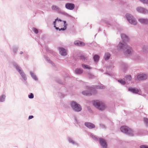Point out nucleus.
Here are the masks:
<instances>
[{"label":"nucleus","mask_w":148,"mask_h":148,"mask_svg":"<svg viewBox=\"0 0 148 148\" xmlns=\"http://www.w3.org/2000/svg\"><path fill=\"white\" fill-rule=\"evenodd\" d=\"M92 103L94 106L99 110H103L106 108L104 104L101 101H94L92 102Z\"/></svg>","instance_id":"f03ea898"},{"label":"nucleus","mask_w":148,"mask_h":148,"mask_svg":"<svg viewBox=\"0 0 148 148\" xmlns=\"http://www.w3.org/2000/svg\"><path fill=\"white\" fill-rule=\"evenodd\" d=\"M71 106L73 110L77 112L80 111L82 110L81 106L76 102L73 101L71 103Z\"/></svg>","instance_id":"423d86ee"},{"label":"nucleus","mask_w":148,"mask_h":148,"mask_svg":"<svg viewBox=\"0 0 148 148\" xmlns=\"http://www.w3.org/2000/svg\"><path fill=\"white\" fill-rule=\"evenodd\" d=\"M69 141L70 143H74V141L71 139H69Z\"/></svg>","instance_id":"f704fd0d"},{"label":"nucleus","mask_w":148,"mask_h":148,"mask_svg":"<svg viewBox=\"0 0 148 148\" xmlns=\"http://www.w3.org/2000/svg\"><path fill=\"white\" fill-rule=\"evenodd\" d=\"M51 9L53 10H56L58 12H60V9L56 5H53L51 7Z\"/></svg>","instance_id":"dca6fc26"},{"label":"nucleus","mask_w":148,"mask_h":148,"mask_svg":"<svg viewBox=\"0 0 148 148\" xmlns=\"http://www.w3.org/2000/svg\"><path fill=\"white\" fill-rule=\"evenodd\" d=\"M105 88V87L103 86H101V87L100 86L99 88H101V89H103V88Z\"/></svg>","instance_id":"4c0bfd02"},{"label":"nucleus","mask_w":148,"mask_h":148,"mask_svg":"<svg viewBox=\"0 0 148 148\" xmlns=\"http://www.w3.org/2000/svg\"><path fill=\"white\" fill-rule=\"evenodd\" d=\"M136 9L138 12L143 14H147L148 13V11L147 10L141 7L137 8Z\"/></svg>","instance_id":"f8f14e48"},{"label":"nucleus","mask_w":148,"mask_h":148,"mask_svg":"<svg viewBox=\"0 0 148 148\" xmlns=\"http://www.w3.org/2000/svg\"><path fill=\"white\" fill-rule=\"evenodd\" d=\"M16 69H17L18 71L21 74V75L22 76L23 78L24 79H25L26 78V77L25 76V75L22 72V71L20 69V68H19V67L17 66L16 67Z\"/></svg>","instance_id":"f3484780"},{"label":"nucleus","mask_w":148,"mask_h":148,"mask_svg":"<svg viewBox=\"0 0 148 148\" xmlns=\"http://www.w3.org/2000/svg\"><path fill=\"white\" fill-rule=\"evenodd\" d=\"M75 72L77 74H81L82 73L83 71L81 69L77 68L75 70Z\"/></svg>","instance_id":"6ab92c4d"},{"label":"nucleus","mask_w":148,"mask_h":148,"mask_svg":"<svg viewBox=\"0 0 148 148\" xmlns=\"http://www.w3.org/2000/svg\"><path fill=\"white\" fill-rule=\"evenodd\" d=\"M144 3H148V0H140Z\"/></svg>","instance_id":"7c9ffc66"},{"label":"nucleus","mask_w":148,"mask_h":148,"mask_svg":"<svg viewBox=\"0 0 148 148\" xmlns=\"http://www.w3.org/2000/svg\"><path fill=\"white\" fill-rule=\"evenodd\" d=\"M5 96L4 95H2L0 97V102L3 101L5 99Z\"/></svg>","instance_id":"4be33fe9"},{"label":"nucleus","mask_w":148,"mask_h":148,"mask_svg":"<svg viewBox=\"0 0 148 148\" xmlns=\"http://www.w3.org/2000/svg\"><path fill=\"white\" fill-rule=\"evenodd\" d=\"M126 78L127 80L130 81L132 79L131 76L130 75H127L126 77Z\"/></svg>","instance_id":"393cba45"},{"label":"nucleus","mask_w":148,"mask_h":148,"mask_svg":"<svg viewBox=\"0 0 148 148\" xmlns=\"http://www.w3.org/2000/svg\"><path fill=\"white\" fill-rule=\"evenodd\" d=\"M33 116L32 115L29 116V117L28 119H32L33 118Z\"/></svg>","instance_id":"c9c22d12"},{"label":"nucleus","mask_w":148,"mask_h":148,"mask_svg":"<svg viewBox=\"0 0 148 148\" xmlns=\"http://www.w3.org/2000/svg\"><path fill=\"white\" fill-rule=\"evenodd\" d=\"M118 82L120 83L121 84H125V81L123 80L122 79H121L120 80H118Z\"/></svg>","instance_id":"a878e982"},{"label":"nucleus","mask_w":148,"mask_h":148,"mask_svg":"<svg viewBox=\"0 0 148 148\" xmlns=\"http://www.w3.org/2000/svg\"><path fill=\"white\" fill-rule=\"evenodd\" d=\"M28 97L29 98H30V99H32V98H33V97H34L33 94L32 93H31L30 95H28Z\"/></svg>","instance_id":"cd10ccee"},{"label":"nucleus","mask_w":148,"mask_h":148,"mask_svg":"<svg viewBox=\"0 0 148 148\" xmlns=\"http://www.w3.org/2000/svg\"><path fill=\"white\" fill-rule=\"evenodd\" d=\"M74 44L76 45L79 46H83L85 45L84 42L79 40L75 41L74 42Z\"/></svg>","instance_id":"ddd939ff"},{"label":"nucleus","mask_w":148,"mask_h":148,"mask_svg":"<svg viewBox=\"0 0 148 148\" xmlns=\"http://www.w3.org/2000/svg\"><path fill=\"white\" fill-rule=\"evenodd\" d=\"M58 26L60 27H61L62 26H61V25H62V24H63V23H58Z\"/></svg>","instance_id":"e433bc0d"},{"label":"nucleus","mask_w":148,"mask_h":148,"mask_svg":"<svg viewBox=\"0 0 148 148\" xmlns=\"http://www.w3.org/2000/svg\"><path fill=\"white\" fill-rule=\"evenodd\" d=\"M90 136L92 137V138L95 140H96L97 139V138L95 136L93 135L92 134H90Z\"/></svg>","instance_id":"c85d7f7f"},{"label":"nucleus","mask_w":148,"mask_h":148,"mask_svg":"<svg viewBox=\"0 0 148 148\" xmlns=\"http://www.w3.org/2000/svg\"><path fill=\"white\" fill-rule=\"evenodd\" d=\"M71 106L73 110L77 112L80 111L82 110L81 106L76 102L73 101L71 103Z\"/></svg>","instance_id":"39448f33"},{"label":"nucleus","mask_w":148,"mask_h":148,"mask_svg":"<svg viewBox=\"0 0 148 148\" xmlns=\"http://www.w3.org/2000/svg\"><path fill=\"white\" fill-rule=\"evenodd\" d=\"M31 74L32 76L35 80H36L37 79V77L35 75H34V74L33 73H31Z\"/></svg>","instance_id":"bb28decb"},{"label":"nucleus","mask_w":148,"mask_h":148,"mask_svg":"<svg viewBox=\"0 0 148 148\" xmlns=\"http://www.w3.org/2000/svg\"><path fill=\"white\" fill-rule=\"evenodd\" d=\"M138 21L141 23L143 24H147L148 23V20L146 19H139Z\"/></svg>","instance_id":"a211bd4d"},{"label":"nucleus","mask_w":148,"mask_h":148,"mask_svg":"<svg viewBox=\"0 0 148 148\" xmlns=\"http://www.w3.org/2000/svg\"><path fill=\"white\" fill-rule=\"evenodd\" d=\"M60 54L62 56H66L67 54V51L66 49L62 47H60L59 48Z\"/></svg>","instance_id":"1a4fd4ad"},{"label":"nucleus","mask_w":148,"mask_h":148,"mask_svg":"<svg viewBox=\"0 0 148 148\" xmlns=\"http://www.w3.org/2000/svg\"><path fill=\"white\" fill-rule=\"evenodd\" d=\"M147 76L145 74H141L138 75L137 77V79L139 80H143L146 79L147 78Z\"/></svg>","instance_id":"9d476101"},{"label":"nucleus","mask_w":148,"mask_h":148,"mask_svg":"<svg viewBox=\"0 0 148 148\" xmlns=\"http://www.w3.org/2000/svg\"><path fill=\"white\" fill-rule=\"evenodd\" d=\"M126 16L127 20L130 23L134 25L136 24L137 22L136 21L131 15L127 13L126 14Z\"/></svg>","instance_id":"20e7f679"},{"label":"nucleus","mask_w":148,"mask_h":148,"mask_svg":"<svg viewBox=\"0 0 148 148\" xmlns=\"http://www.w3.org/2000/svg\"><path fill=\"white\" fill-rule=\"evenodd\" d=\"M65 7L67 9L69 10H73L75 7L74 4L72 3H67L65 4Z\"/></svg>","instance_id":"6e6552de"},{"label":"nucleus","mask_w":148,"mask_h":148,"mask_svg":"<svg viewBox=\"0 0 148 148\" xmlns=\"http://www.w3.org/2000/svg\"><path fill=\"white\" fill-rule=\"evenodd\" d=\"M121 37L122 40L123 42H120L118 46L117 49L118 50L122 49L125 50L126 49V52L128 54L131 53L132 52L131 48L129 46L127 45L126 42L128 40V38L124 34L121 35Z\"/></svg>","instance_id":"f257e3e1"},{"label":"nucleus","mask_w":148,"mask_h":148,"mask_svg":"<svg viewBox=\"0 0 148 148\" xmlns=\"http://www.w3.org/2000/svg\"><path fill=\"white\" fill-rule=\"evenodd\" d=\"M82 93L84 95L86 96H90L91 95V94L89 92H86V91H83L82 92Z\"/></svg>","instance_id":"5701e85b"},{"label":"nucleus","mask_w":148,"mask_h":148,"mask_svg":"<svg viewBox=\"0 0 148 148\" xmlns=\"http://www.w3.org/2000/svg\"><path fill=\"white\" fill-rule=\"evenodd\" d=\"M128 90L129 91L135 93H137L139 92V90L137 88H133L132 87L129 88Z\"/></svg>","instance_id":"2eb2a0df"},{"label":"nucleus","mask_w":148,"mask_h":148,"mask_svg":"<svg viewBox=\"0 0 148 148\" xmlns=\"http://www.w3.org/2000/svg\"><path fill=\"white\" fill-rule=\"evenodd\" d=\"M33 31L36 34H37L38 33V30L35 28H33Z\"/></svg>","instance_id":"c756f323"},{"label":"nucleus","mask_w":148,"mask_h":148,"mask_svg":"<svg viewBox=\"0 0 148 148\" xmlns=\"http://www.w3.org/2000/svg\"><path fill=\"white\" fill-rule=\"evenodd\" d=\"M85 125L86 126L89 128H94L95 127L94 124L86 122Z\"/></svg>","instance_id":"4468645a"},{"label":"nucleus","mask_w":148,"mask_h":148,"mask_svg":"<svg viewBox=\"0 0 148 148\" xmlns=\"http://www.w3.org/2000/svg\"><path fill=\"white\" fill-rule=\"evenodd\" d=\"M99 59V56L98 55H96L94 57V59L95 62H97Z\"/></svg>","instance_id":"412c9836"},{"label":"nucleus","mask_w":148,"mask_h":148,"mask_svg":"<svg viewBox=\"0 0 148 148\" xmlns=\"http://www.w3.org/2000/svg\"><path fill=\"white\" fill-rule=\"evenodd\" d=\"M82 67L85 69H90L91 68L88 65H87L82 64Z\"/></svg>","instance_id":"b1692460"},{"label":"nucleus","mask_w":148,"mask_h":148,"mask_svg":"<svg viewBox=\"0 0 148 148\" xmlns=\"http://www.w3.org/2000/svg\"><path fill=\"white\" fill-rule=\"evenodd\" d=\"M144 121L147 124L148 123V119L146 118H145L144 119Z\"/></svg>","instance_id":"473e14b6"},{"label":"nucleus","mask_w":148,"mask_h":148,"mask_svg":"<svg viewBox=\"0 0 148 148\" xmlns=\"http://www.w3.org/2000/svg\"><path fill=\"white\" fill-rule=\"evenodd\" d=\"M81 59L82 60H85L86 59V58H85L84 56H80Z\"/></svg>","instance_id":"72a5a7b5"},{"label":"nucleus","mask_w":148,"mask_h":148,"mask_svg":"<svg viewBox=\"0 0 148 148\" xmlns=\"http://www.w3.org/2000/svg\"><path fill=\"white\" fill-rule=\"evenodd\" d=\"M110 56V53H105V56L104 57V59L105 60L108 59Z\"/></svg>","instance_id":"aec40b11"},{"label":"nucleus","mask_w":148,"mask_h":148,"mask_svg":"<svg viewBox=\"0 0 148 148\" xmlns=\"http://www.w3.org/2000/svg\"><path fill=\"white\" fill-rule=\"evenodd\" d=\"M121 132L125 133L130 136H133V133L132 130L126 126H123L120 128Z\"/></svg>","instance_id":"7ed1b4c3"},{"label":"nucleus","mask_w":148,"mask_h":148,"mask_svg":"<svg viewBox=\"0 0 148 148\" xmlns=\"http://www.w3.org/2000/svg\"><path fill=\"white\" fill-rule=\"evenodd\" d=\"M100 144L103 148H106L107 145L106 141L103 139H100Z\"/></svg>","instance_id":"9b49d317"},{"label":"nucleus","mask_w":148,"mask_h":148,"mask_svg":"<svg viewBox=\"0 0 148 148\" xmlns=\"http://www.w3.org/2000/svg\"><path fill=\"white\" fill-rule=\"evenodd\" d=\"M140 148H148V146L145 145H142L140 147Z\"/></svg>","instance_id":"2f4dec72"},{"label":"nucleus","mask_w":148,"mask_h":148,"mask_svg":"<svg viewBox=\"0 0 148 148\" xmlns=\"http://www.w3.org/2000/svg\"><path fill=\"white\" fill-rule=\"evenodd\" d=\"M57 21H58V22L60 21V22H62V21L61 19H59L58 18H57L56 19H55V21H54L53 24L54 25V27H55V28H56V29L57 30L59 29L60 31V30H64L66 29L67 24H66V21H63V22L64 23V28H61L60 29L58 27H56V25H55L56 22Z\"/></svg>","instance_id":"0eeeda50"}]
</instances>
